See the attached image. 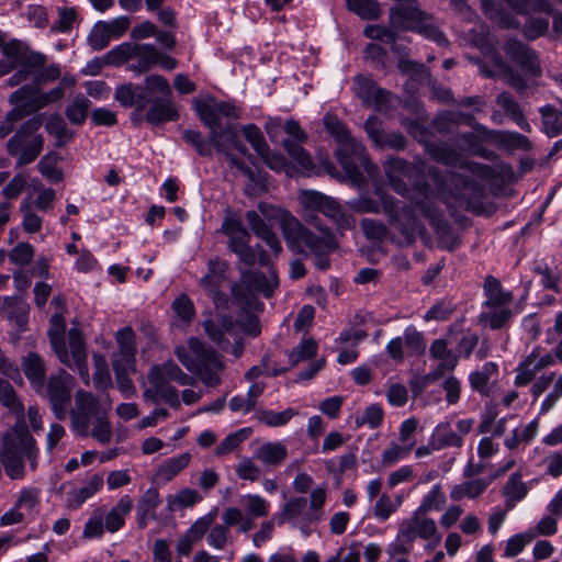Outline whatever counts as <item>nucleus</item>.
<instances>
[{
  "mask_svg": "<svg viewBox=\"0 0 562 562\" xmlns=\"http://www.w3.org/2000/svg\"><path fill=\"white\" fill-rule=\"evenodd\" d=\"M411 203L406 204L394 196L386 194L381 188H375L378 199L368 195H359L347 202L348 207L359 214H379L381 211L386 215L389 224L397 229L407 243H412L417 233L423 231L420 216L427 218L438 233L448 228L439 210L436 207L427 187H416Z\"/></svg>",
  "mask_w": 562,
  "mask_h": 562,
  "instance_id": "1",
  "label": "nucleus"
},
{
  "mask_svg": "<svg viewBox=\"0 0 562 562\" xmlns=\"http://www.w3.org/2000/svg\"><path fill=\"white\" fill-rule=\"evenodd\" d=\"M258 213L267 221H278L288 246L295 251L303 252L308 249L311 252L323 255L337 248V241L327 229L319 227L322 237H315L314 233L304 227L297 218L282 207L260 202Z\"/></svg>",
  "mask_w": 562,
  "mask_h": 562,
  "instance_id": "2",
  "label": "nucleus"
},
{
  "mask_svg": "<svg viewBox=\"0 0 562 562\" xmlns=\"http://www.w3.org/2000/svg\"><path fill=\"white\" fill-rule=\"evenodd\" d=\"M324 124L327 132L341 145L336 150V157L349 182L357 188L364 187L367 179L361 169L369 178H373L378 172V168L369 159L366 148L350 136L346 126L336 116L327 114Z\"/></svg>",
  "mask_w": 562,
  "mask_h": 562,
  "instance_id": "3",
  "label": "nucleus"
},
{
  "mask_svg": "<svg viewBox=\"0 0 562 562\" xmlns=\"http://www.w3.org/2000/svg\"><path fill=\"white\" fill-rule=\"evenodd\" d=\"M170 382L181 386L193 385L195 379L184 373L172 360L153 364L144 383V400L155 404L165 402L172 409H179V391Z\"/></svg>",
  "mask_w": 562,
  "mask_h": 562,
  "instance_id": "4",
  "label": "nucleus"
},
{
  "mask_svg": "<svg viewBox=\"0 0 562 562\" xmlns=\"http://www.w3.org/2000/svg\"><path fill=\"white\" fill-rule=\"evenodd\" d=\"M66 322L64 314L54 313L50 317L48 337L59 361L71 370L79 373L86 385L90 383L89 369L87 364V352L81 333L78 328H71L68 333L67 348L65 342Z\"/></svg>",
  "mask_w": 562,
  "mask_h": 562,
  "instance_id": "5",
  "label": "nucleus"
},
{
  "mask_svg": "<svg viewBox=\"0 0 562 562\" xmlns=\"http://www.w3.org/2000/svg\"><path fill=\"white\" fill-rule=\"evenodd\" d=\"M37 456L38 450L35 448V439L24 427H14L3 436L0 462L10 479H24L25 460L29 461L30 468L35 470L37 468Z\"/></svg>",
  "mask_w": 562,
  "mask_h": 562,
  "instance_id": "6",
  "label": "nucleus"
},
{
  "mask_svg": "<svg viewBox=\"0 0 562 562\" xmlns=\"http://www.w3.org/2000/svg\"><path fill=\"white\" fill-rule=\"evenodd\" d=\"M297 201L304 210L305 221L317 228L322 237L321 228L327 229L335 236L329 228L322 224V220L312 212H319L326 217L330 218L339 229H351L356 225V220L352 215L342 211L337 200L315 190H302L297 195ZM315 237H317L314 234ZM336 239V237H334Z\"/></svg>",
  "mask_w": 562,
  "mask_h": 562,
  "instance_id": "7",
  "label": "nucleus"
},
{
  "mask_svg": "<svg viewBox=\"0 0 562 562\" xmlns=\"http://www.w3.org/2000/svg\"><path fill=\"white\" fill-rule=\"evenodd\" d=\"M390 22L395 29L417 31L439 45L447 44V38L432 23L431 18L419 10L417 0L402 1L393 7L390 13Z\"/></svg>",
  "mask_w": 562,
  "mask_h": 562,
  "instance_id": "8",
  "label": "nucleus"
},
{
  "mask_svg": "<svg viewBox=\"0 0 562 562\" xmlns=\"http://www.w3.org/2000/svg\"><path fill=\"white\" fill-rule=\"evenodd\" d=\"M221 232L228 238V248L238 256L240 261L248 266L267 265V257L261 246L250 247V233L244 227L240 218L228 215L224 218Z\"/></svg>",
  "mask_w": 562,
  "mask_h": 562,
  "instance_id": "9",
  "label": "nucleus"
},
{
  "mask_svg": "<svg viewBox=\"0 0 562 562\" xmlns=\"http://www.w3.org/2000/svg\"><path fill=\"white\" fill-rule=\"evenodd\" d=\"M194 110L202 123L210 130V142L213 146L223 148L220 142L218 130L222 124L221 117L237 120L240 116L239 109L232 102H218L213 97L194 99Z\"/></svg>",
  "mask_w": 562,
  "mask_h": 562,
  "instance_id": "10",
  "label": "nucleus"
},
{
  "mask_svg": "<svg viewBox=\"0 0 562 562\" xmlns=\"http://www.w3.org/2000/svg\"><path fill=\"white\" fill-rule=\"evenodd\" d=\"M243 509L234 506L226 507L222 518L228 525H238V531L247 533L255 527V520L267 517L270 513V503L259 494H244L239 497Z\"/></svg>",
  "mask_w": 562,
  "mask_h": 562,
  "instance_id": "11",
  "label": "nucleus"
},
{
  "mask_svg": "<svg viewBox=\"0 0 562 562\" xmlns=\"http://www.w3.org/2000/svg\"><path fill=\"white\" fill-rule=\"evenodd\" d=\"M502 3L517 13H526L528 10L548 12L551 8L547 0H481L485 15L503 27H518L519 22L509 13H505Z\"/></svg>",
  "mask_w": 562,
  "mask_h": 562,
  "instance_id": "12",
  "label": "nucleus"
},
{
  "mask_svg": "<svg viewBox=\"0 0 562 562\" xmlns=\"http://www.w3.org/2000/svg\"><path fill=\"white\" fill-rule=\"evenodd\" d=\"M429 358L437 362L427 374L416 379L412 383L413 390L423 391L431 383L441 379L446 373L452 372L458 366V356L449 348V342L443 338L435 339L429 347Z\"/></svg>",
  "mask_w": 562,
  "mask_h": 562,
  "instance_id": "13",
  "label": "nucleus"
},
{
  "mask_svg": "<svg viewBox=\"0 0 562 562\" xmlns=\"http://www.w3.org/2000/svg\"><path fill=\"white\" fill-rule=\"evenodd\" d=\"M111 61L124 63L135 60L128 66V69L142 75L150 70L158 60V49L151 44H122L109 53Z\"/></svg>",
  "mask_w": 562,
  "mask_h": 562,
  "instance_id": "14",
  "label": "nucleus"
},
{
  "mask_svg": "<svg viewBox=\"0 0 562 562\" xmlns=\"http://www.w3.org/2000/svg\"><path fill=\"white\" fill-rule=\"evenodd\" d=\"M190 349L200 360L195 373L201 382L206 386H217L221 384V373L224 370V362L220 355L214 350L207 349L196 338H190Z\"/></svg>",
  "mask_w": 562,
  "mask_h": 562,
  "instance_id": "15",
  "label": "nucleus"
},
{
  "mask_svg": "<svg viewBox=\"0 0 562 562\" xmlns=\"http://www.w3.org/2000/svg\"><path fill=\"white\" fill-rule=\"evenodd\" d=\"M474 44L482 50L485 52L491 63L493 64L494 69H487L481 67L480 70L485 77H494V76H503L506 78V81L509 86H512L517 92L522 93L528 89L527 81L518 74L514 72L510 66L507 65L506 61L495 52L494 46L490 43L487 37H483L481 40H474Z\"/></svg>",
  "mask_w": 562,
  "mask_h": 562,
  "instance_id": "16",
  "label": "nucleus"
},
{
  "mask_svg": "<svg viewBox=\"0 0 562 562\" xmlns=\"http://www.w3.org/2000/svg\"><path fill=\"white\" fill-rule=\"evenodd\" d=\"M72 384L74 378L65 370H60L57 374L50 375L47 386H44L43 393L47 395L52 409L59 419L65 417L70 403Z\"/></svg>",
  "mask_w": 562,
  "mask_h": 562,
  "instance_id": "17",
  "label": "nucleus"
},
{
  "mask_svg": "<svg viewBox=\"0 0 562 562\" xmlns=\"http://www.w3.org/2000/svg\"><path fill=\"white\" fill-rule=\"evenodd\" d=\"M75 402L76 406L71 412L72 428L79 436L86 437L89 435L90 420L104 413L100 409L98 398L86 391H78Z\"/></svg>",
  "mask_w": 562,
  "mask_h": 562,
  "instance_id": "18",
  "label": "nucleus"
},
{
  "mask_svg": "<svg viewBox=\"0 0 562 562\" xmlns=\"http://www.w3.org/2000/svg\"><path fill=\"white\" fill-rule=\"evenodd\" d=\"M503 50L507 58L524 71L525 76L532 78L541 76L542 69L538 56L522 42L509 40L504 44Z\"/></svg>",
  "mask_w": 562,
  "mask_h": 562,
  "instance_id": "19",
  "label": "nucleus"
},
{
  "mask_svg": "<svg viewBox=\"0 0 562 562\" xmlns=\"http://www.w3.org/2000/svg\"><path fill=\"white\" fill-rule=\"evenodd\" d=\"M283 128L289 136L288 139L282 142L285 151L304 170H311L313 168L312 158L302 147V144L307 138L305 132L301 128L299 122L295 120H288L284 123Z\"/></svg>",
  "mask_w": 562,
  "mask_h": 562,
  "instance_id": "20",
  "label": "nucleus"
},
{
  "mask_svg": "<svg viewBox=\"0 0 562 562\" xmlns=\"http://www.w3.org/2000/svg\"><path fill=\"white\" fill-rule=\"evenodd\" d=\"M551 384H553L551 391L546 395L540 405V415L549 413L562 397V374L557 375L555 372H548L537 376L532 381L530 393L533 400L540 397Z\"/></svg>",
  "mask_w": 562,
  "mask_h": 562,
  "instance_id": "21",
  "label": "nucleus"
},
{
  "mask_svg": "<svg viewBox=\"0 0 562 562\" xmlns=\"http://www.w3.org/2000/svg\"><path fill=\"white\" fill-rule=\"evenodd\" d=\"M218 134L223 148L220 149L217 146H214L215 149L223 154L227 159H229L231 164L240 170L245 176H247L250 180H254V171L244 161L236 159L233 155V150L239 153L243 156L248 154L247 147L238 139L234 126L227 123L221 130H218Z\"/></svg>",
  "mask_w": 562,
  "mask_h": 562,
  "instance_id": "22",
  "label": "nucleus"
},
{
  "mask_svg": "<svg viewBox=\"0 0 562 562\" xmlns=\"http://www.w3.org/2000/svg\"><path fill=\"white\" fill-rule=\"evenodd\" d=\"M553 364L554 357L551 353L541 355L540 349L537 347L518 363L514 384L516 386L528 385L537 378L541 370Z\"/></svg>",
  "mask_w": 562,
  "mask_h": 562,
  "instance_id": "23",
  "label": "nucleus"
},
{
  "mask_svg": "<svg viewBox=\"0 0 562 562\" xmlns=\"http://www.w3.org/2000/svg\"><path fill=\"white\" fill-rule=\"evenodd\" d=\"M353 92L361 99L363 104L373 106L378 111L384 110L393 100V95L390 92L379 88L370 77L362 75L355 77Z\"/></svg>",
  "mask_w": 562,
  "mask_h": 562,
  "instance_id": "24",
  "label": "nucleus"
},
{
  "mask_svg": "<svg viewBox=\"0 0 562 562\" xmlns=\"http://www.w3.org/2000/svg\"><path fill=\"white\" fill-rule=\"evenodd\" d=\"M384 171L392 189L400 195L406 196L407 183H414L417 169L404 159L392 158L384 164Z\"/></svg>",
  "mask_w": 562,
  "mask_h": 562,
  "instance_id": "25",
  "label": "nucleus"
},
{
  "mask_svg": "<svg viewBox=\"0 0 562 562\" xmlns=\"http://www.w3.org/2000/svg\"><path fill=\"white\" fill-rule=\"evenodd\" d=\"M229 280V263L218 257L209 260L205 274L199 283L215 302L221 299V288Z\"/></svg>",
  "mask_w": 562,
  "mask_h": 562,
  "instance_id": "26",
  "label": "nucleus"
},
{
  "mask_svg": "<svg viewBox=\"0 0 562 562\" xmlns=\"http://www.w3.org/2000/svg\"><path fill=\"white\" fill-rule=\"evenodd\" d=\"M217 508H212L207 514L199 517L189 529L182 535L176 546L177 553L181 557H188L193 548V544L200 541L211 528L217 518Z\"/></svg>",
  "mask_w": 562,
  "mask_h": 562,
  "instance_id": "27",
  "label": "nucleus"
},
{
  "mask_svg": "<svg viewBox=\"0 0 562 562\" xmlns=\"http://www.w3.org/2000/svg\"><path fill=\"white\" fill-rule=\"evenodd\" d=\"M427 151L430 156L442 162L447 166L451 167H460L464 171L470 172L473 176H483L485 172V167L482 165H477L474 162H470L463 158L461 154L451 148L448 144L438 143L430 144L427 146Z\"/></svg>",
  "mask_w": 562,
  "mask_h": 562,
  "instance_id": "28",
  "label": "nucleus"
},
{
  "mask_svg": "<svg viewBox=\"0 0 562 562\" xmlns=\"http://www.w3.org/2000/svg\"><path fill=\"white\" fill-rule=\"evenodd\" d=\"M103 484L104 479L102 474H88L81 486L75 487L67 493L66 507L71 510L80 508L88 499L101 491Z\"/></svg>",
  "mask_w": 562,
  "mask_h": 562,
  "instance_id": "29",
  "label": "nucleus"
},
{
  "mask_svg": "<svg viewBox=\"0 0 562 562\" xmlns=\"http://www.w3.org/2000/svg\"><path fill=\"white\" fill-rule=\"evenodd\" d=\"M240 282L249 292L262 293L269 297L278 285V277L270 268L267 276L256 271L243 272Z\"/></svg>",
  "mask_w": 562,
  "mask_h": 562,
  "instance_id": "30",
  "label": "nucleus"
},
{
  "mask_svg": "<svg viewBox=\"0 0 562 562\" xmlns=\"http://www.w3.org/2000/svg\"><path fill=\"white\" fill-rule=\"evenodd\" d=\"M203 326L209 338L224 350L229 345L226 336H236L237 334L234 322L227 316L207 319L203 323Z\"/></svg>",
  "mask_w": 562,
  "mask_h": 562,
  "instance_id": "31",
  "label": "nucleus"
},
{
  "mask_svg": "<svg viewBox=\"0 0 562 562\" xmlns=\"http://www.w3.org/2000/svg\"><path fill=\"white\" fill-rule=\"evenodd\" d=\"M21 367L33 389L42 394V392H44V380L46 375V367L43 358L36 352H29L21 359Z\"/></svg>",
  "mask_w": 562,
  "mask_h": 562,
  "instance_id": "32",
  "label": "nucleus"
},
{
  "mask_svg": "<svg viewBox=\"0 0 562 562\" xmlns=\"http://www.w3.org/2000/svg\"><path fill=\"white\" fill-rule=\"evenodd\" d=\"M245 217L252 233L263 240L274 255H279L282 250L281 243L262 216L257 211H247Z\"/></svg>",
  "mask_w": 562,
  "mask_h": 562,
  "instance_id": "33",
  "label": "nucleus"
},
{
  "mask_svg": "<svg viewBox=\"0 0 562 562\" xmlns=\"http://www.w3.org/2000/svg\"><path fill=\"white\" fill-rule=\"evenodd\" d=\"M179 119V112L171 98L156 99L145 114V120L151 125H160Z\"/></svg>",
  "mask_w": 562,
  "mask_h": 562,
  "instance_id": "34",
  "label": "nucleus"
},
{
  "mask_svg": "<svg viewBox=\"0 0 562 562\" xmlns=\"http://www.w3.org/2000/svg\"><path fill=\"white\" fill-rule=\"evenodd\" d=\"M288 457V448L283 441H267L254 451V459L266 467L277 468Z\"/></svg>",
  "mask_w": 562,
  "mask_h": 562,
  "instance_id": "35",
  "label": "nucleus"
},
{
  "mask_svg": "<svg viewBox=\"0 0 562 562\" xmlns=\"http://www.w3.org/2000/svg\"><path fill=\"white\" fill-rule=\"evenodd\" d=\"M2 58L0 59V77H3L19 66L25 59V46L19 40H11L2 46Z\"/></svg>",
  "mask_w": 562,
  "mask_h": 562,
  "instance_id": "36",
  "label": "nucleus"
},
{
  "mask_svg": "<svg viewBox=\"0 0 562 562\" xmlns=\"http://www.w3.org/2000/svg\"><path fill=\"white\" fill-rule=\"evenodd\" d=\"M2 312L8 321L11 322L20 331H24L29 323L30 305L18 297H5Z\"/></svg>",
  "mask_w": 562,
  "mask_h": 562,
  "instance_id": "37",
  "label": "nucleus"
},
{
  "mask_svg": "<svg viewBox=\"0 0 562 562\" xmlns=\"http://www.w3.org/2000/svg\"><path fill=\"white\" fill-rule=\"evenodd\" d=\"M191 458L192 457L189 452H183L179 456L167 459L157 468L155 480L162 484L172 481L182 470L189 465Z\"/></svg>",
  "mask_w": 562,
  "mask_h": 562,
  "instance_id": "38",
  "label": "nucleus"
},
{
  "mask_svg": "<svg viewBox=\"0 0 562 562\" xmlns=\"http://www.w3.org/2000/svg\"><path fill=\"white\" fill-rule=\"evenodd\" d=\"M133 508V501L128 495H123L106 514L104 528L109 532L119 531L125 524V517Z\"/></svg>",
  "mask_w": 562,
  "mask_h": 562,
  "instance_id": "39",
  "label": "nucleus"
},
{
  "mask_svg": "<svg viewBox=\"0 0 562 562\" xmlns=\"http://www.w3.org/2000/svg\"><path fill=\"white\" fill-rule=\"evenodd\" d=\"M483 290L486 296L485 307H502L510 305L513 301V294L504 291L501 282L492 276L485 278Z\"/></svg>",
  "mask_w": 562,
  "mask_h": 562,
  "instance_id": "40",
  "label": "nucleus"
},
{
  "mask_svg": "<svg viewBox=\"0 0 562 562\" xmlns=\"http://www.w3.org/2000/svg\"><path fill=\"white\" fill-rule=\"evenodd\" d=\"M488 484L490 482L484 479L463 481L452 486L450 498L453 502H460L464 498L476 499L485 492Z\"/></svg>",
  "mask_w": 562,
  "mask_h": 562,
  "instance_id": "41",
  "label": "nucleus"
},
{
  "mask_svg": "<svg viewBox=\"0 0 562 562\" xmlns=\"http://www.w3.org/2000/svg\"><path fill=\"white\" fill-rule=\"evenodd\" d=\"M496 103L501 106L506 115H508L522 131L530 133L531 126L526 120V116L519 103L508 92H502L496 98Z\"/></svg>",
  "mask_w": 562,
  "mask_h": 562,
  "instance_id": "42",
  "label": "nucleus"
},
{
  "mask_svg": "<svg viewBox=\"0 0 562 562\" xmlns=\"http://www.w3.org/2000/svg\"><path fill=\"white\" fill-rule=\"evenodd\" d=\"M10 102L15 105H30L33 109H42L50 102L46 101L44 92H37L32 86H23L10 95Z\"/></svg>",
  "mask_w": 562,
  "mask_h": 562,
  "instance_id": "43",
  "label": "nucleus"
},
{
  "mask_svg": "<svg viewBox=\"0 0 562 562\" xmlns=\"http://www.w3.org/2000/svg\"><path fill=\"white\" fill-rule=\"evenodd\" d=\"M26 518H33L40 512L41 491L37 487H23L14 503Z\"/></svg>",
  "mask_w": 562,
  "mask_h": 562,
  "instance_id": "44",
  "label": "nucleus"
},
{
  "mask_svg": "<svg viewBox=\"0 0 562 562\" xmlns=\"http://www.w3.org/2000/svg\"><path fill=\"white\" fill-rule=\"evenodd\" d=\"M539 426H540L539 419L533 418L531 422H529L527 425H525L521 429L515 428L512 432V436L504 440V446L509 450H514L519 445H522V443L528 445L536 438V436L539 431Z\"/></svg>",
  "mask_w": 562,
  "mask_h": 562,
  "instance_id": "45",
  "label": "nucleus"
},
{
  "mask_svg": "<svg viewBox=\"0 0 562 562\" xmlns=\"http://www.w3.org/2000/svg\"><path fill=\"white\" fill-rule=\"evenodd\" d=\"M528 494V487L521 480L520 473H514L509 476L504 486L507 509H513L515 505L524 499Z\"/></svg>",
  "mask_w": 562,
  "mask_h": 562,
  "instance_id": "46",
  "label": "nucleus"
},
{
  "mask_svg": "<svg viewBox=\"0 0 562 562\" xmlns=\"http://www.w3.org/2000/svg\"><path fill=\"white\" fill-rule=\"evenodd\" d=\"M497 364L494 362H485L479 370L469 375V383L475 392L486 394L488 391V382L493 375L497 373Z\"/></svg>",
  "mask_w": 562,
  "mask_h": 562,
  "instance_id": "47",
  "label": "nucleus"
},
{
  "mask_svg": "<svg viewBox=\"0 0 562 562\" xmlns=\"http://www.w3.org/2000/svg\"><path fill=\"white\" fill-rule=\"evenodd\" d=\"M539 112L543 132L550 137L560 135L562 133V111L553 105H544L539 109Z\"/></svg>",
  "mask_w": 562,
  "mask_h": 562,
  "instance_id": "48",
  "label": "nucleus"
},
{
  "mask_svg": "<svg viewBox=\"0 0 562 562\" xmlns=\"http://www.w3.org/2000/svg\"><path fill=\"white\" fill-rule=\"evenodd\" d=\"M201 501L202 496L195 490L186 487L167 496V507L169 510L175 512L192 507Z\"/></svg>",
  "mask_w": 562,
  "mask_h": 562,
  "instance_id": "49",
  "label": "nucleus"
},
{
  "mask_svg": "<svg viewBox=\"0 0 562 562\" xmlns=\"http://www.w3.org/2000/svg\"><path fill=\"white\" fill-rule=\"evenodd\" d=\"M22 214V228L27 234H35L42 229L43 218L32 209L31 196L24 198L19 206Z\"/></svg>",
  "mask_w": 562,
  "mask_h": 562,
  "instance_id": "50",
  "label": "nucleus"
},
{
  "mask_svg": "<svg viewBox=\"0 0 562 562\" xmlns=\"http://www.w3.org/2000/svg\"><path fill=\"white\" fill-rule=\"evenodd\" d=\"M431 437L439 450L450 447L461 448L463 445L461 436L458 435L447 423L438 425Z\"/></svg>",
  "mask_w": 562,
  "mask_h": 562,
  "instance_id": "51",
  "label": "nucleus"
},
{
  "mask_svg": "<svg viewBox=\"0 0 562 562\" xmlns=\"http://www.w3.org/2000/svg\"><path fill=\"white\" fill-rule=\"evenodd\" d=\"M238 525H228L223 518L222 524L215 521L206 532L207 544L215 550H223L229 540V528Z\"/></svg>",
  "mask_w": 562,
  "mask_h": 562,
  "instance_id": "52",
  "label": "nucleus"
},
{
  "mask_svg": "<svg viewBox=\"0 0 562 562\" xmlns=\"http://www.w3.org/2000/svg\"><path fill=\"white\" fill-rule=\"evenodd\" d=\"M446 504V496L442 492L440 484H435L424 495L420 505L415 509V512L427 514L436 510H440L443 508Z\"/></svg>",
  "mask_w": 562,
  "mask_h": 562,
  "instance_id": "53",
  "label": "nucleus"
},
{
  "mask_svg": "<svg viewBox=\"0 0 562 562\" xmlns=\"http://www.w3.org/2000/svg\"><path fill=\"white\" fill-rule=\"evenodd\" d=\"M0 402L19 418L24 415V406L18 398L12 385L0 376Z\"/></svg>",
  "mask_w": 562,
  "mask_h": 562,
  "instance_id": "54",
  "label": "nucleus"
},
{
  "mask_svg": "<svg viewBox=\"0 0 562 562\" xmlns=\"http://www.w3.org/2000/svg\"><path fill=\"white\" fill-rule=\"evenodd\" d=\"M347 8L363 20H374L381 14L375 0H346Z\"/></svg>",
  "mask_w": 562,
  "mask_h": 562,
  "instance_id": "55",
  "label": "nucleus"
},
{
  "mask_svg": "<svg viewBox=\"0 0 562 562\" xmlns=\"http://www.w3.org/2000/svg\"><path fill=\"white\" fill-rule=\"evenodd\" d=\"M89 108V99L78 94L66 109V116L71 123L80 125L86 121Z\"/></svg>",
  "mask_w": 562,
  "mask_h": 562,
  "instance_id": "56",
  "label": "nucleus"
},
{
  "mask_svg": "<svg viewBox=\"0 0 562 562\" xmlns=\"http://www.w3.org/2000/svg\"><path fill=\"white\" fill-rule=\"evenodd\" d=\"M299 415V411L286 408L282 412L265 409L259 414V420L268 427H281L290 423V420Z\"/></svg>",
  "mask_w": 562,
  "mask_h": 562,
  "instance_id": "57",
  "label": "nucleus"
},
{
  "mask_svg": "<svg viewBox=\"0 0 562 562\" xmlns=\"http://www.w3.org/2000/svg\"><path fill=\"white\" fill-rule=\"evenodd\" d=\"M316 341L312 338H305L289 352V361L292 367H295L300 362L313 358L316 355Z\"/></svg>",
  "mask_w": 562,
  "mask_h": 562,
  "instance_id": "58",
  "label": "nucleus"
},
{
  "mask_svg": "<svg viewBox=\"0 0 562 562\" xmlns=\"http://www.w3.org/2000/svg\"><path fill=\"white\" fill-rule=\"evenodd\" d=\"M250 429L243 428L226 436L215 448V456L223 457L234 450L249 436Z\"/></svg>",
  "mask_w": 562,
  "mask_h": 562,
  "instance_id": "59",
  "label": "nucleus"
},
{
  "mask_svg": "<svg viewBox=\"0 0 562 562\" xmlns=\"http://www.w3.org/2000/svg\"><path fill=\"white\" fill-rule=\"evenodd\" d=\"M418 538L424 540H435L439 542L441 535L438 532L437 524L432 518L426 517V514L415 512Z\"/></svg>",
  "mask_w": 562,
  "mask_h": 562,
  "instance_id": "60",
  "label": "nucleus"
},
{
  "mask_svg": "<svg viewBox=\"0 0 562 562\" xmlns=\"http://www.w3.org/2000/svg\"><path fill=\"white\" fill-rule=\"evenodd\" d=\"M413 445H400L392 442L381 454V462L383 467H392L398 461L405 459L412 451Z\"/></svg>",
  "mask_w": 562,
  "mask_h": 562,
  "instance_id": "61",
  "label": "nucleus"
},
{
  "mask_svg": "<svg viewBox=\"0 0 562 562\" xmlns=\"http://www.w3.org/2000/svg\"><path fill=\"white\" fill-rule=\"evenodd\" d=\"M536 538V532L532 530H527L522 533H517L513 537H510L506 541L505 550H504V557L505 558H513L518 555L524 548Z\"/></svg>",
  "mask_w": 562,
  "mask_h": 562,
  "instance_id": "62",
  "label": "nucleus"
},
{
  "mask_svg": "<svg viewBox=\"0 0 562 562\" xmlns=\"http://www.w3.org/2000/svg\"><path fill=\"white\" fill-rule=\"evenodd\" d=\"M486 308L487 310L482 314V318L492 329H499L504 327L512 316L509 305Z\"/></svg>",
  "mask_w": 562,
  "mask_h": 562,
  "instance_id": "63",
  "label": "nucleus"
},
{
  "mask_svg": "<svg viewBox=\"0 0 562 562\" xmlns=\"http://www.w3.org/2000/svg\"><path fill=\"white\" fill-rule=\"evenodd\" d=\"M111 36L104 26V21L97 22L88 35V44L93 50L104 49L111 42Z\"/></svg>",
  "mask_w": 562,
  "mask_h": 562,
  "instance_id": "64",
  "label": "nucleus"
}]
</instances>
